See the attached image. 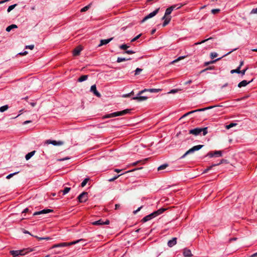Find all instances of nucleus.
<instances>
[{"mask_svg":"<svg viewBox=\"0 0 257 257\" xmlns=\"http://www.w3.org/2000/svg\"><path fill=\"white\" fill-rule=\"evenodd\" d=\"M131 109H126L123 110L122 111L114 112H112V113H111L109 114H106L104 116H103V117L104 118H107L116 117V116H122V115H124L128 113H130L131 112Z\"/></svg>","mask_w":257,"mask_h":257,"instance_id":"1","label":"nucleus"},{"mask_svg":"<svg viewBox=\"0 0 257 257\" xmlns=\"http://www.w3.org/2000/svg\"><path fill=\"white\" fill-rule=\"evenodd\" d=\"M85 240L84 239H80L75 241H73L70 242H62L60 243H57L53 245L51 247L52 248H54L56 247H66L68 246L71 245L75 244L78 242H81V241H84Z\"/></svg>","mask_w":257,"mask_h":257,"instance_id":"2","label":"nucleus"},{"mask_svg":"<svg viewBox=\"0 0 257 257\" xmlns=\"http://www.w3.org/2000/svg\"><path fill=\"white\" fill-rule=\"evenodd\" d=\"M172 12V9H171L170 7L168 8L166 10L165 15L162 18L163 20H164L162 25L163 27H165L170 23L171 20V17L170 16H169V15L171 14Z\"/></svg>","mask_w":257,"mask_h":257,"instance_id":"3","label":"nucleus"},{"mask_svg":"<svg viewBox=\"0 0 257 257\" xmlns=\"http://www.w3.org/2000/svg\"><path fill=\"white\" fill-rule=\"evenodd\" d=\"M202 132L203 136H205L208 132H207V127H204V128H199L196 127L194 129L190 130L189 131V134H192L195 136H197L199 134H200Z\"/></svg>","mask_w":257,"mask_h":257,"instance_id":"4","label":"nucleus"},{"mask_svg":"<svg viewBox=\"0 0 257 257\" xmlns=\"http://www.w3.org/2000/svg\"><path fill=\"white\" fill-rule=\"evenodd\" d=\"M32 250H30L29 249H24L22 250H11L10 254L12 255L14 257H16L18 255H24L27 254V253L31 251Z\"/></svg>","mask_w":257,"mask_h":257,"instance_id":"5","label":"nucleus"},{"mask_svg":"<svg viewBox=\"0 0 257 257\" xmlns=\"http://www.w3.org/2000/svg\"><path fill=\"white\" fill-rule=\"evenodd\" d=\"M77 198L79 202H85L88 199V193L86 192H83L78 196Z\"/></svg>","mask_w":257,"mask_h":257,"instance_id":"6","label":"nucleus"},{"mask_svg":"<svg viewBox=\"0 0 257 257\" xmlns=\"http://www.w3.org/2000/svg\"><path fill=\"white\" fill-rule=\"evenodd\" d=\"M166 210V209L162 208L149 214V215L151 219H152L163 213Z\"/></svg>","mask_w":257,"mask_h":257,"instance_id":"7","label":"nucleus"},{"mask_svg":"<svg viewBox=\"0 0 257 257\" xmlns=\"http://www.w3.org/2000/svg\"><path fill=\"white\" fill-rule=\"evenodd\" d=\"M159 8L156 9V10H155L154 11H153V12L150 13L149 15H148L147 16H146L142 20V23H144L145 22L146 20H147L148 19H150L151 18H153V17H154L155 16H156L158 13L159 12Z\"/></svg>","mask_w":257,"mask_h":257,"instance_id":"8","label":"nucleus"},{"mask_svg":"<svg viewBox=\"0 0 257 257\" xmlns=\"http://www.w3.org/2000/svg\"><path fill=\"white\" fill-rule=\"evenodd\" d=\"M109 224V221L108 219H106L105 221H103L102 219H99L97 221H94L92 222V224L94 225H101L104 224Z\"/></svg>","mask_w":257,"mask_h":257,"instance_id":"9","label":"nucleus"},{"mask_svg":"<svg viewBox=\"0 0 257 257\" xmlns=\"http://www.w3.org/2000/svg\"><path fill=\"white\" fill-rule=\"evenodd\" d=\"M53 211V210L52 209H44L41 211L34 212L33 213V215L35 216V215H40V214H46V213L52 212Z\"/></svg>","mask_w":257,"mask_h":257,"instance_id":"10","label":"nucleus"},{"mask_svg":"<svg viewBox=\"0 0 257 257\" xmlns=\"http://www.w3.org/2000/svg\"><path fill=\"white\" fill-rule=\"evenodd\" d=\"M142 94H140V92L138 93L137 96L134 97L133 99L136 100L138 101H143L147 100L148 97L145 96H141Z\"/></svg>","mask_w":257,"mask_h":257,"instance_id":"11","label":"nucleus"},{"mask_svg":"<svg viewBox=\"0 0 257 257\" xmlns=\"http://www.w3.org/2000/svg\"><path fill=\"white\" fill-rule=\"evenodd\" d=\"M214 107H216V106H209V107H205V108H200V109H196V110H192V111H189V112H187V114L189 115V114H191L193 113L194 112H198V111H204V110H206L211 109V108H213Z\"/></svg>","mask_w":257,"mask_h":257,"instance_id":"12","label":"nucleus"},{"mask_svg":"<svg viewBox=\"0 0 257 257\" xmlns=\"http://www.w3.org/2000/svg\"><path fill=\"white\" fill-rule=\"evenodd\" d=\"M46 144H52L54 146H60L63 144V142L62 141H51L50 140H48L46 141Z\"/></svg>","mask_w":257,"mask_h":257,"instance_id":"13","label":"nucleus"},{"mask_svg":"<svg viewBox=\"0 0 257 257\" xmlns=\"http://www.w3.org/2000/svg\"><path fill=\"white\" fill-rule=\"evenodd\" d=\"M161 90L160 89L150 88V89H145L140 91V94H143L145 92H150L151 93H157Z\"/></svg>","mask_w":257,"mask_h":257,"instance_id":"14","label":"nucleus"},{"mask_svg":"<svg viewBox=\"0 0 257 257\" xmlns=\"http://www.w3.org/2000/svg\"><path fill=\"white\" fill-rule=\"evenodd\" d=\"M90 91L96 96L100 97L101 95L96 89V86L95 85H93L91 86Z\"/></svg>","mask_w":257,"mask_h":257,"instance_id":"15","label":"nucleus"},{"mask_svg":"<svg viewBox=\"0 0 257 257\" xmlns=\"http://www.w3.org/2000/svg\"><path fill=\"white\" fill-rule=\"evenodd\" d=\"M183 254L185 257H191L193 256L191 250L186 248L183 249Z\"/></svg>","mask_w":257,"mask_h":257,"instance_id":"16","label":"nucleus"},{"mask_svg":"<svg viewBox=\"0 0 257 257\" xmlns=\"http://www.w3.org/2000/svg\"><path fill=\"white\" fill-rule=\"evenodd\" d=\"M208 156L210 157H213L214 156L221 157L222 156V152L220 151H216L214 152V153H208Z\"/></svg>","mask_w":257,"mask_h":257,"instance_id":"17","label":"nucleus"},{"mask_svg":"<svg viewBox=\"0 0 257 257\" xmlns=\"http://www.w3.org/2000/svg\"><path fill=\"white\" fill-rule=\"evenodd\" d=\"M113 39V38H110L108 39H103L100 40V44L98 45L99 47H100L104 45H106L108 43H109Z\"/></svg>","mask_w":257,"mask_h":257,"instance_id":"18","label":"nucleus"},{"mask_svg":"<svg viewBox=\"0 0 257 257\" xmlns=\"http://www.w3.org/2000/svg\"><path fill=\"white\" fill-rule=\"evenodd\" d=\"M177 243V238L173 237L172 239L170 240L168 242V245L171 247L175 245Z\"/></svg>","mask_w":257,"mask_h":257,"instance_id":"19","label":"nucleus"},{"mask_svg":"<svg viewBox=\"0 0 257 257\" xmlns=\"http://www.w3.org/2000/svg\"><path fill=\"white\" fill-rule=\"evenodd\" d=\"M252 81V80H251V81H247L246 80H242V81H241L240 82H239L238 83V87L239 88H241L242 87L246 86L248 84L250 83Z\"/></svg>","mask_w":257,"mask_h":257,"instance_id":"20","label":"nucleus"},{"mask_svg":"<svg viewBox=\"0 0 257 257\" xmlns=\"http://www.w3.org/2000/svg\"><path fill=\"white\" fill-rule=\"evenodd\" d=\"M182 6H183V5H182L181 4H175V5H173L171 6V7H170V8H171V9H172V10L173 11L174 10H178V9L181 8Z\"/></svg>","mask_w":257,"mask_h":257,"instance_id":"21","label":"nucleus"},{"mask_svg":"<svg viewBox=\"0 0 257 257\" xmlns=\"http://www.w3.org/2000/svg\"><path fill=\"white\" fill-rule=\"evenodd\" d=\"M82 50V48L80 47H76L74 50H73V55L74 56H77L79 55L80 52Z\"/></svg>","mask_w":257,"mask_h":257,"instance_id":"22","label":"nucleus"},{"mask_svg":"<svg viewBox=\"0 0 257 257\" xmlns=\"http://www.w3.org/2000/svg\"><path fill=\"white\" fill-rule=\"evenodd\" d=\"M35 153L36 151H33L28 153L25 156L26 160H29L32 157H33L35 155Z\"/></svg>","mask_w":257,"mask_h":257,"instance_id":"23","label":"nucleus"},{"mask_svg":"<svg viewBox=\"0 0 257 257\" xmlns=\"http://www.w3.org/2000/svg\"><path fill=\"white\" fill-rule=\"evenodd\" d=\"M88 77V75H82L78 78V81L79 82H82L86 80L87 79Z\"/></svg>","mask_w":257,"mask_h":257,"instance_id":"24","label":"nucleus"},{"mask_svg":"<svg viewBox=\"0 0 257 257\" xmlns=\"http://www.w3.org/2000/svg\"><path fill=\"white\" fill-rule=\"evenodd\" d=\"M18 28V26L17 25H15V24H12L9 26H8V27H7L6 28V31L8 32H10L12 29H16Z\"/></svg>","mask_w":257,"mask_h":257,"instance_id":"25","label":"nucleus"},{"mask_svg":"<svg viewBox=\"0 0 257 257\" xmlns=\"http://www.w3.org/2000/svg\"><path fill=\"white\" fill-rule=\"evenodd\" d=\"M131 60V58H121V57H118L116 60V62L117 63H120L123 61H125L127 60Z\"/></svg>","mask_w":257,"mask_h":257,"instance_id":"26","label":"nucleus"},{"mask_svg":"<svg viewBox=\"0 0 257 257\" xmlns=\"http://www.w3.org/2000/svg\"><path fill=\"white\" fill-rule=\"evenodd\" d=\"M168 166V164H166H166H164L160 166L158 168V171H161V170L165 169Z\"/></svg>","mask_w":257,"mask_h":257,"instance_id":"27","label":"nucleus"},{"mask_svg":"<svg viewBox=\"0 0 257 257\" xmlns=\"http://www.w3.org/2000/svg\"><path fill=\"white\" fill-rule=\"evenodd\" d=\"M203 147V145H199L197 146H195L192 147L193 150L194 151V152L197 151L201 149Z\"/></svg>","mask_w":257,"mask_h":257,"instance_id":"28","label":"nucleus"},{"mask_svg":"<svg viewBox=\"0 0 257 257\" xmlns=\"http://www.w3.org/2000/svg\"><path fill=\"white\" fill-rule=\"evenodd\" d=\"M9 108V106L8 105H5L0 107V112H3L7 110Z\"/></svg>","mask_w":257,"mask_h":257,"instance_id":"29","label":"nucleus"},{"mask_svg":"<svg viewBox=\"0 0 257 257\" xmlns=\"http://www.w3.org/2000/svg\"><path fill=\"white\" fill-rule=\"evenodd\" d=\"M237 125V123H231L228 125H226L225 126V128L227 130L230 129V128L235 126Z\"/></svg>","mask_w":257,"mask_h":257,"instance_id":"30","label":"nucleus"},{"mask_svg":"<svg viewBox=\"0 0 257 257\" xmlns=\"http://www.w3.org/2000/svg\"><path fill=\"white\" fill-rule=\"evenodd\" d=\"M221 59V57L217 58V59H216L215 60H212V61H209V62H206L205 63V65L207 66V65L210 64L214 63L215 62L217 61L218 60H220Z\"/></svg>","mask_w":257,"mask_h":257,"instance_id":"31","label":"nucleus"},{"mask_svg":"<svg viewBox=\"0 0 257 257\" xmlns=\"http://www.w3.org/2000/svg\"><path fill=\"white\" fill-rule=\"evenodd\" d=\"M70 189H71L70 187H65L64 189L62 191L63 195H65L66 194H67L70 191Z\"/></svg>","mask_w":257,"mask_h":257,"instance_id":"32","label":"nucleus"},{"mask_svg":"<svg viewBox=\"0 0 257 257\" xmlns=\"http://www.w3.org/2000/svg\"><path fill=\"white\" fill-rule=\"evenodd\" d=\"M17 6V4H14L10 6H9L8 8L7 12L8 13L10 12L12 10H13L16 6Z\"/></svg>","mask_w":257,"mask_h":257,"instance_id":"33","label":"nucleus"},{"mask_svg":"<svg viewBox=\"0 0 257 257\" xmlns=\"http://www.w3.org/2000/svg\"><path fill=\"white\" fill-rule=\"evenodd\" d=\"M129 46H128L126 44H122L119 46V49L121 50H126Z\"/></svg>","mask_w":257,"mask_h":257,"instance_id":"34","label":"nucleus"},{"mask_svg":"<svg viewBox=\"0 0 257 257\" xmlns=\"http://www.w3.org/2000/svg\"><path fill=\"white\" fill-rule=\"evenodd\" d=\"M222 163V161H221L220 162H219V163H217V164H213L212 165H211V166L209 167L208 168H207L205 171H204V172H207L208 171L210 170L212 167L213 166H216L217 165H218L219 164H220L221 163Z\"/></svg>","mask_w":257,"mask_h":257,"instance_id":"35","label":"nucleus"},{"mask_svg":"<svg viewBox=\"0 0 257 257\" xmlns=\"http://www.w3.org/2000/svg\"><path fill=\"white\" fill-rule=\"evenodd\" d=\"M89 180V178H85L83 181L81 183V186L82 187H84L86 184H87V183L88 182V180Z\"/></svg>","mask_w":257,"mask_h":257,"instance_id":"36","label":"nucleus"},{"mask_svg":"<svg viewBox=\"0 0 257 257\" xmlns=\"http://www.w3.org/2000/svg\"><path fill=\"white\" fill-rule=\"evenodd\" d=\"M230 73L231 74H233L234 73H236L239 74L240 73L239 67H238L236 69L231 70V71H230Z\"/></svg>","mask_w":257,"mask_h":257,"instance_id":"37","label":"nucleus"},{"mask_svg":"<svg viewBox=\"0 0 257 257\" xmlns=\"http://www.w3.org/2000/svg\"><path fill=\"white\" fill-rule=\"evenodd\" d=\"M151 219L150 218V217L149 216V215L146 216L145 217H144L143 219H142V221L143 222H146L148 221H149Z\"/></svg>","mask_w":257,"mask_h":257,"instance_id":"38","label":"nucleus"},{"mask_svg":"<svg viewBox=\"0 0 257 257\" xmlns=\"http://www.w3.org/2000/svg\"><path fill=\"white\" fill-rule=\"evenodd\" d=\"M90 8V5H88L83 8H82L80 10L81 12H85L87 11Z\"/></svg>","mask_w":257,"mask_h":257,"instance_id":"39","label":"nucleus"},{"mask_svg":"<svg viewBox=\"0 0 257 257\" xmlns=\"http://www.w3.org/2000/svg\"><path fill=\"white\" fill-rule=\"evenodd\" d=\"M19 172H15V173H11V174H9L7 177H6V178L7 179H10L11 178H12L14 175H16V174H17Z\"/></svg>","mask_w":257,"mask_h":257,"instance_id":"40","label":"nucleus"},{"mask_svg":"<svg viewBox=\"0 0 257 257\" xmlns=\"http://www.w3.org/2000/svg\"><path fill=\"white\" fill-rule=\"evenodd\" d=\"M212 39V38H208V39H207L204 40H203V41H201V42H197V43H195V45H198L201 44H202V43H205L206 41H208V40H210V39Z\"/></svg>","mask_w":257,"mask_h":257,"instance_id":"41","label":"nucleus"},{"mask_svg":"<svg viewBox=\"0 0 257 257\" xmlns=\"http://www.w3.org/2000/svg\"><path fill=\"white\" fill-rule=\"evenodd\" d=\"M143 70L142 69H141V68H137L136 70H135V75H138L139 74V73L142 72Z\"/></svg>","mask_w":257,"mask_h":257,"instance_id":"42","label":"nucleus"},{"mask_svg":"<svg viewBox=\"0 0 257 257\" xmlns=\"http://www.w3.org/2000/svg\"><path fill=\"white\" fill-rule=\"evenodd\" d=\"M217 55H218V54H217V53H216V52H212L210 54V57L212 59H213L214 58H216L217 56Z\"/></svg>","mask_w":257,"mask_h":257,"instance_id":"43","label":"nucleus"},{"mask_svg":"<svg viewBox=\"0 0 257 257\" xmlns=\"http://www.w3.org/2000/svg\"><path fill=\"white\" fill-rule=\"evenodd\" d=\"M134 94V91H131L130 93H128L127 94H123L122 95V97H130L132 95H133Z\"/></svg>","mask_w":257,"mask_h":257,"instance_id":"44","label":"nucleus"},{"mask_svg":"<svg viewBox=\"0 0 257 257\" xmlns=\"http://www.w3.org/2000/svg\"><path fill=\"white\" fill-rule=\"evenodd\" d=\"M142 34H140L138 35H137V36H136L135 38H134L132 40H131V42H135L136 41V40H137L141 36Z\"/></svg>","mask_w":257,"mask_h":257,"instance_id":"45","label":"nucleus"},{"mask_svg":"<svg viewBox=\"0 0 257 257\" xmlns=\"http://www.w3.org/2000/svg\"><path fill=\"white\" fill-rule=\"evenodd\" d=\"M119 176H120V175L115 176L114 177L110 178L109 179H108V181L109 182H112V181H114L115 180H116L117 178H118Z\"/></svg>","mask_w":257,"mask_h":257,"instance_id":"46","label":"nucleus"},{"mask_svg":"<svg viewBox=\"0 0 257 257\" xmlns=\"http://www.w3.org/2000/svg\"><path fill=\"white\" fill-rule=\"evenodd\" d=\"M135 53V52L132 50H126L123 52V53H126L127 54H134Z\"/></svg>","mask_w":257,"mask_h":257,"instance_id":"47","label":"nucleus"},{"mask_svg":"<svg viewBox=\"0 0 257 257\" xmlns=\"http://www.w3.org/2000/svg\"><path fill=\"white\" fill-rule=\"evenodd\" d=\"M250 14H257V8L253 9L251 11Z\"/></svg>","mask_w":257,"mask_h":257,"instance_id":"48","label":"nucleus"},{"mask_svg":"<svg viewBox=\"0 0 257 257\" xmlns=\"http://www.w3.org/2000/svg\"><path fill=\"white\" fill-rule=\"evenodd\" d=\"M184 58H185V56H180V57H178L177 59L174 60L173 61V63H174V62H178L179 60H181V59H183Z\"/></svg>","mask_w":257,"mask_h":257,"instance_id":"49","label":"nucleus"},{"mask_svg":"<svg viewBox=\"0 0 257 257\" xmlns=\"http://www.w3.org/2000/svg\"><path fill=\"white\" fill-rule=\"evenodd\" d=\"M194 152H195L193 150L192 148H191V149H190L189 150H188L187 151V154H188L189 155L190 154H192Z\"/></svg>","mask_w":257,"mask_h":257,"instance_id":"50","label":"nucleus"},{"mask_svg":"<svg viewBox=\"0 0 257 257\" xmlns=\"http://www.w3.org/2000/svg\"><path fill=\"white\" fill-rule=\"evenodd\" d=\"M219 11H220L219 9H213L211 10V12L212 14H215L216 13L219 12Z\"/></svg>","mask_w":257,"mask_h":257,"instance_id":"51","label":"nucleus"},{"mask_svg":"<svg viewBox=\"0 0 257 257\" xmlns=\"http://www.w3.org/2000/svg\"><path fill=\"white\" fill-rule=\"evenodd\" d=\"M34 48V46L33 45H28V46H26V48H29L31 50H33Z\"/></svg>","mask_w":257,"mask_h":257,"instance_id":"52","label":"nucleus"},{"mask_svg":"<svg viewBox=\"0 0 257 257\" xmlns=\"http://www.w3.org/2000/svg\"><path fill=\"white\" fill-rule=\"evenodd\" d=\"M247 68H245V69L244 70H242L241 71L240 70V73L242 75H244L245 74V73L246 72V71L247 70Z\"/></svg>","mask_w":257,"mask_h":257,"instance_id":"53","label":"nucleus"},{"mask_svg":"<svg viewBox=\"0 0 257 257\" xmlns=\"http://www.w3.org/2000/svg\"><path fill=\"white\" fill-rule=\"evenodd\" d=\"M142 208V206H141V207H139L137 210L134 211V212H133L134 214H137L141 209Z\"/></svg>","mask_w":257,"mask_h":257,"instance_id":"54","label":"nucleus"},{"mask_svg":"<svg viewBox=\"0 0 257 257\" xmlns=\"http://www.w3.org/2000/svg\"><path fill=\"white\" fill-rule=\"evenodd\" d=\"M213 69V67H208L206 69H204L203 70H202L201 71V73L202 72H205V71H206L207 70H210V69Z\"/></svg>","mask_w":257,"mask_h":257,"instance_id":"55","label":"nucleus"},{"mask_svg":"<svg viewBox=\"0 0 257 257\" xmlns=\"http://www.w3.org/2000/svg\"><path fill=\"white\" fill-rule=\"evenodd\" d=\"M120 208V204H115V209H119Z\"/></svg>","mask_w":257,"mask_h":257,"instance_id":"56","label":"nucleus"},{"mask_svg":"<svg viewBox=\"0 0 257 257\" xmlns=\"http://www.w3.org/2000/svg\"><path fill=\"white\" fill-rule=\"evenodd\" d=\"M237 49H238L237 48H235V49H233L232 51H231L229 52H228V53H227L226 54L224 55V56H226V55H228V54H230L232 52H233V51H235V50H237Z\"/></svg>","mask_w":257,"mask_h":257,"instance_id":"57","label":"nucleus"},{"mask_svg":"<svg viewBox=\"0 0 257 257\" xmlns=\"http://www.w3.org/2000/svg\"><path fill=\"white\" fill-rule=\"evenodd\" d=\"M188 154H187V152L182 156L180 157V159H183L187 155H188Z\"/></svg>","mask_w":257,"mask_h":257,"instance_id":"58","label":"nucleus"},{"mask_svg":"<svg viewBox=\"0 0 257 257\" xmlns=\"http://www.w3.org/2000/svg\"><path fill=\"white\" fill-rule=\"evenodd\" d=\"M177 89H172L171 90V91L170 92V93H176L177 92Z\"/></svg>","mask_w":257,"mask_h":257,"instance_id":"59","label":"nucleus"},{"mask_svg":"<svg viewBox=\"0 0 257 257\" xmlns=\"http://www.w3.org/2000/svg\"><path fill=\"white\" fill-rule=\"evenodd\" d=\"M30 122H31V120H26V121H24L23 122V124H28L29 123H30Z\"/></svg>","mask_w":257,"mask_h":257,"instance_id":"60","label":"nucleus"},{"mask_svg":"<svg viewBox=\"0 0 257 257\" xmlns=\"http://www.w3.org/2000/svg\"><path fill=\"white\" fill-rule=\"evenodd\" d=\"M28 52L27 51H25L23 53H20L19 54L20 55H25L26 54H27Z\"/></svg>","mask_w":257,"mask_h":257,"instance_id":"61","label":"nucleus"},{"mask_svg":"<svg viewBox=\"0 0 257 257\" xmlns=\"http://www.w3.org/2000/svg\"><path fill=\"white\" fill-rule=\"evenodd\" d=\"M243 61H241L240 62V64H239V65L238 66V67H239V69H240L241 67L243 65Z\"/></svg>","mask_w":257,"mask_h":257,"instance_id":"62","label":"nucleus"},{"mask_svg":"<svg viewBox=\"0 0 257 257\" xmlns=\"http://www.w3.org/2000/svg\"><path fill=\"white\" fill-rule=\"evenodd\" d=\"M28 211H29V209L27 208L24 210V211H23V213L27 212H28Z\"/></svg>","mask_w":257,"mask_h":257,"instance_id":"63","label":"nucleus"},{"mask_svg":"<svg viewBox=\"0 0 257 257\" xmlns=\"http://www.w3.org/2000/svg\"><path fill=\"white\" fill-rule=\"evenodd\" d=\"M36 103L35 102H31V103H30V104H31L33 107L35 106L36 105Z\"/></svg>","mask_w":257,"mask_h":257,"instance_id":"64","label":"nucleus"}]
</instances>
